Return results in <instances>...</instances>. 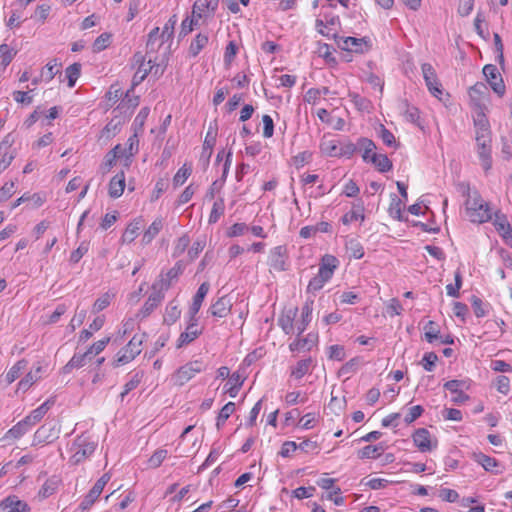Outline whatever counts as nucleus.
Listing matches in <instances>:
<instances>
[{
    "mask_svg": "<svg viewBox=\"0 0 512 512\" xmlns=\"http://www.w3.org/2000/svg\"><path fill=\"white\" fill-rule=\"evenodd\" d=\"M337 266L338 259L335 256L329 254L324 255L319 265L318 274L308 283L307 292L315 293L322 289L324 284L332 278Z\"/></svg>",
    "mask_w": 512,
    "mask_h": 512,
    "instance_id": "obj_1",
    "label": "nucleus"
},
{
    "mask_svg": "<svg viewBox=\"0 0 512 512\" xmlns=\"http://www.w3.org/2000/svg\"><path fill=\"white\" fill-rule=\"evenodd\" d=\"M96 447L97 443L89 435L77 436L71 445L70 462L74 465L82 463L94 453Z\"/></svg>",
    "mask_w": 512,
    "mask_h": 512,
    "instance_id": "obj_2",
    "label": "nucleus"
},
{
    "mask_svg": "<svg viewBox=\"0 0 512 512\" xmlns=\"http://www.w3.org/2000/svg\"><path fill=\"white\" fill-rule=\"evenodd\" d=\"M466 214L471 222L483 223L491 219L489 206L477 193L466 201Z\"/></svg>",
    "mask_w": 512,
    "mask_h": 512,
    "instance_id": "obj_3",
    "label": "nucleus"
},
{
    "mask_svg": "<svg viewBox=\"0 0 512 512\" xmlns=\"http://www.w3.org/2000/svg\"><path fill=\"white\" fill-rule=\"evenodd\" d=\"M144 337L145 334L141 336L134 335L128 344L117 353L113 366L118 367L127 364L138 356L141 353V345Z\"/></svg>",
    "mask_w": 512,
    "mask_h": 512,
    "instance_id": "obj_4",
    "label": "nucleus"
},
{
    "mask_svg": "<svg viewBox=\"0 0 512 512\" xmlns=\"http://www.w3.org/2000/svg\"><path fill=\"white\" fill-rule=\"evenodd\" d=\"M204 370V365L200 360H194L181 366L173 375L172 379L175 385L183 386L191 380L197 373Z\"/></svg>",
    "mask_w": 512,
    "mask_h": 512,
    "instance_id": "obj_5",
    "label": "nucleus"
},
{
    "mask_svg": "<svg viewBox=\"0 0 512 512\" xmlns=\"http://www.w3.org/2000/svg\"><path fill=\"white\" fill-rule=\"evenodd\" d=\"M184 266L178 261L165 275H160V279L152 284V289H157L164 293L172 285L173 281H177L178 277L183 273Z\"/></svg>",
    "mask_w": 512,
    "mask_h": 512,
    "instance_id": "obj_6",
    "label": "nucleus"
},
{
    "mask_svg": "<svg viewBox=\"0 0 512 512\" xmlns=\"http://www.w3.org/2000/svg\"><path fill=\"white\" fill-rule=\"evenodd\" d=\"M338 47L342 50L351 51L355 53H364L368 50V44L365 38L356 37H341L336 33L333 34Z\"/></svg>",
    "mask_w": 512,
    "mask_h": 512,
    "instance_id": "obj_7",
    "label": "nucleus"
},
{
    "mask_svg": "<svg viewBox=\"0 0 512 512\" xmlns=\"http://www.w3.org/2000/svg\"><path fill=\"white\" fill-rule=\"evenodd\" d=\"M470 387V381L468 380H449L444 384V388L450 391L454 396L451 401L454 404H462L469 400V396L463 392Z\"/></svg>",
    "mask_w": 512,
    "mask_h": 512,
    "instance_id": "obj_8",
    "label": "nucleus"
},
{
    "mask_svg": "<svg viewBox=\"0 0 512 512\" xmlns=\"http://www.w3.org/2000/svg\"><path fill=\"white\" fill-rule=\"evenodd\" d=\"M483 74L493 91L498 96H503L505 93V84L497 67L493 64H487L483 68Z\"/></svg>",
    "mask_w": 512,
    "mask_h": 512,
    "instance_id": "obj_9",
    "label": "nucleus"
},
{
    "mask_svg": "<svg viewBox=\"0 0 512 512\" xmlns=\"http://www.w3.org/2000/svg\"><path fill=\"white\" fill-rule=\"evenodd\" d=\"M414 445L422 453L430 452L437 447V440L432 441L431 434L426 428H418L412 434Z\"/></svg>",
    "mask_w": 512,
    "mask_h": 512,
    "instance_id": "obj_10",
    "label": "nucleus"
},
{
    "mask_svg": "<svg viewBox=\"0 0 512 512\" xmlns=\"http://www.w3.org/2000/svg\"><path fill=\"white\" fill-rule=\"evenodd\" d=\"M421 69L428 90L435 97H439L442 94V85L438 80L435 69L429 63H423Z\"/></svg>",
    "mask_w": 512,
    "mask_h": 512,
    "instance_id": "obj_11",
    "label": "nucleus"
},
{
    "mask_svg": "<svg viewBox=\"0 0 512 512\" xmlns=\"http://www.w3.org/2000/svg\"><path fill=\"white\" fill-rule=\"evenodd\" d=\"M197 317L192 318L190 317L189 323L185 329L184 332H182L177 340L176 347L181 348L183 346H186L190 343H192L195 339H197L202 333L203 328H199L197 324Z\"/></svg>",
    "mask_w": 512,
    "mask_h": 512,
    "instance_id": "obj_12",
    "label": "nucleus"
},
{
    "mask_svg": "<svg viewBox=\"0 0 512 512\" xmlns=\"http://www.w3.org/2000/svg\"><path fill=\"white\" fill-rule=\"evenodd\" d=\"M471 104L481 109L489 96L488 86L484 82H477L468 90Z\"/></svg>",
    "mask_w": 512,
    "mask_h": 512,
    "instance_id": "obj_13",
    "label": "nucleus"
},
{
    "mask_svg": "<svg viewBox=\"0 0 512 512\" xmlns=\"http://www.w3.org/2000/svg\"><path fill=\"white\" fill-rule=\"evenodd\" d=\"M288 259L287 248L283 245L274 247L270 251L269 266L271 269L282 272L287 270L286 261Z\"/></svg>",
    "mask_w": 512,
    "mask_h": 512,
    "instance_id": "obj_14",
    "label": "nucleus"
},
{
    "mask_svg": "<svg viewBox=\"0 0 512 512\" xmlns=\"http://www.w3.org/2000/svg\"><path fill=\"white\" fill-rule=\"evenodd\" d=\"M59 429L55 424L46 423L39 427L34 434V443H51L58 438Z\"/></svg>",
    "mask_w": 512,
    "mask_h": 512,
    "instance_id": "obj_15",
    "label": "nucleus"
},
{
    "mask_svg": "<svg viewBox=\"0 0 512 512\" xmlns=\"http://www.w3.org/2000/svg\"><path fill=\"white\" fill-rule=\"evenodd\" d=\"M163 299L164 293H161V291L157 289H152V293L145 301L144 305L140 309L137 316H140L141 318L148 317L158 307V305L163 301Z\"/></svg>",
    "mask_w": 512,
    "mask_h": 512,
    "instance_id": "obj_16",
    "label": "nucleus"
},
{
    "mask_svg": "<svg viewBox=\"0 0 512 512\" xmlns=\"http://www.w3.org/2000/svg\"><path fill=\"white\" fill-rule=\"evenodd\" d=\"M0 508L6 512H30L29 505L16 495H9L0 502Z\"/></svg>",
    "mask_w": 512,
    "mask_h": 512,
    "instance_id": "obj_17",
    "label": "nucleus"
},
{
    "mask_svg": "<svg viewBox=\"0 0 512 512\" xmlns=\"http://www.w3.org/2000/svg\"><path fill=\"white\" fill-rule=\"evenodd\" d=\"M231 309V300L227 296H222L211 305L209 311L214 317L224 318L230 314Z\"/></svg>",
    "mask_w": 512,
    "mask_h": 512,
    "instance_id": "obj_18",
    "label": "nucleus"
},
{
    "mask_svg": "<svg viewBox=\"0 0 512 512\" xmlns=\"http://www.w3.org/2000/svg\"><path fill=\"white\" fill-rule=\"evenodd\" d=\"M298 313V308H290L284 310L278 319V325L282 328L285 334H291L294 331V320Z\"/></svg>",
    "mask_w": 512,
    "mask_h": 512,
    "instance_id": "obj_19",
    "label": "nucleus"
},
{
    "mask_svg": "<svg viewBox=\"0 0 512 512\" xmlns=\"http://www.w3.org/2000/svg\"><path fill=\"white\" fill-rule=\"evenodd\" d=\"M478 147V156L481 160V165L485 172H488L492 167L491 157V140L489 141H476Z\"/></svg>",
    "mask_w": 512,
    "mask_h": 512,
    "instance_id": "obj_20",
    "label": "nucleus"
},
{
    "mask_svg": "<svg viewBox=\"0 0 512 512\" xmlns=\"http://www.w3.org/2000/svg\"><path fill=\"white\" fill-rule=\"evenodd\" d=\"M476 127V141H489L491 140V131L487 118L483 113L478 115L474 121Z\"/></svg>",
    "mask_w": 512,
    "mask_h": 512,
    "instance_id": "obj_21",
    "label": "nucleus"
},
{
    "mask_svg": "<svg viewBox=\"0 0 512 512\" xmlns=\"http://www.w3.org/2000/svg\"><path fill=\"white\" fill-rule=\"evenodd\" d=\"M125 120L122 116H114L101 130L100 138H104L105 140H110L115 135H117Z\"/></svg>",
    "mask_w": 512,
    "mask_h": 512,
    "instance_id": "obj_22",
    "label": "nucleus"
},
{
    "mask_svg": "<svg viewBox=\"0 0 512 512\" xmlns=\"http://www.w3.org/2000/svg\"><path fill=\"white\" fill-rule=\"evenodd\" d=\"M219 5V0H196L193 4V17L201 19L206 10L214 13Z\"/></svg>",
    "mask_w": 512,
    "mask_h": 512,
    "instance_id": "obj_23",
    "label": "nucleus"
},
{
    "mask_svg": "<svg viewBox=\"0 0 512 512\" xmlns=\"http://www.w3.org/2000/svg\"><path fill=\"white\" fill-rule=\"evenodd\" d=\"M216 137L217 129L210 126L206 133L201 153V158L205 159L207 164L209 163V160L212 156L213 147L216 143Z\"/></svg>",
    "mask_w": 512,
    "mask_h": 512,
    "instance_id": "obj_24",
    "label": "nucleus"
},
{
    "mask_svg": "<svg viewBox=\"0 0 512 512\" xmlns=\"http://www.w3.org/2000/svg\"><path fill=\"white\" fill-rule=\"evenodd\" d=\"M209 287L210 285L208 282H203L199 286L196 294L194 295L192 305L190 306L189 309V314L192 320L194 319V317H196L197 313L199 312L202 302L209 291Z\"/></svg>",
    "mask_w": 512,
    "mask_h": 512,
    "instance_id": "obj_25",
    "label": "nucleus"
},
{
    "mask_svg": "<svg viewBox=\"0 0 512 512\" xmlns=\"http://www.w3.org/2000/svg\"><path fill=\"white\" fill-rule=\"evenodd\" d=\"M125 188V175L124 172L117 173L109 183V196L118 198L123 194Z\"/></svg>",
    "mask_w": 512,
    "mask_h": 512,
    "instance_id": "obj_26",
    "label": "nucleus"
},
{
    "mask_svg": "<svg viewBox=\"0 0 512 512\" xmlns=\"http://www.w3.org/2000/svg\"><path fill=\"white\" fill-rule=\"evenodd\" d=\"M92 359V355L87 350L83 354H74L68 363L63 367L64 373H70L73 369L83 367L87 361Z\"/></svg>",
    "mask_w": 512,
    "mask_h": 512,
    "instance_id": "obj_27",
    "label": "nucleus"
},
{
    "mask_svg": "<svg viewBox=\"0 0 512 512\" xmlns=\"http://www.w3.org/2000/svg\"><path fill=\"white\" fill-rule=\"evenodd\" d=\"M313 300L307 301L302 307L301 320L297 322L298 335H301L307 328L312 318Z\"/></svg>",
    "mask_w": 512,
    "mask_h": 512,
    "instance_id": "obj_28",
    "label": "nucleus"
},
{
    "mask_svg": "<svg viewBox=\"0 0 512 512\" xmlns=\"http://www.w3.org/2000/svg\"><path fill=\"white\" fill-rule=\"evenodd\" d=\"M244 380L240 376L239 373L234 372L225 385V393H227L230 397L235 398L243 384Z\"/></svg>",
    "mask_w": 512,
    "mask_h": 512,
    "instance_id": "obj_29",
    "label": "nucleus"
},
{
    "mask_svg": "<svg viewBox=\"0 0 512 512\" xmlns=\"http://www.w3.org/2000/svg\"><path fill=\"white\" fill-rule=\"evenodd\" d=\"M59 484L60 479L56 476H52L51 478L47 479L38 492L39 498L46 499L54 494Z\"/></svg>",
    "mask_w": 512,
    "mask_h": 512,
    "instance_id": "obj_30",
    "label": "nucleus"
},
{
    "mask_svg": "<svg viewBox=\"0 0 512 512\" xmlns=\"http://www.w3.org/2000/svg\"><path fill=\"white\" fill-rule=\"evenodd\" d=\"M209 38L208 35L203 33H198L194 40L191 42L189 46L188 53L191 57L195 58L199 55L201 50L208 44Z\"/></svg>",
    "mask_w": 512,
    "mask_h": 512,
    "instance_id": "obj_31",
    "label": "nucleus"
},
{
    "mask_svg": "<svg viewBox=\"0 0 512 512\" xmlns=\"http://www.w3.org/2000/svg\"><path fill=\"white\" fill-rule=\"evenodd\" d=\"M102 491L103 488L95 483L80 503L79 508L83 511L88 510L101 495Z\"/></svg>",
    "mask_w": 512,
    "mask_h": 512,
    "instance_id": "obj_32",
    "label": "nucleus"
},
{
    "mask_svg": "<svg viewBox=\"0 0 512 512\" xmlns=\"http://www.w3.org/2000/svg\"><path fill=\"white\" fill-rule=\"evenodd\" d=\"M363 211H364L363 202L359 201V203L353 205V209L351 211H349L342 217V223L344 225H348L351 222L357 221L359 219L364 220L365 216H364Z\"/></svg>",
    "mask_w": 512,
    "mask_h": 512,
    "instance_id": "obj_33",
    "label": "nucleus"
},
{
    "mask_svg": "<svg viewBox=\"0 0 512 512\" xmlns=\"http://www.w3.org/2000/svg\"><path fill=\"white\" fill-rule=\"evenodd\" d=\"M370 162L382 173L392 169V162L385 154L373 153Z\"/></svg>",
    "mask_w": 512,
    "mask_h": 512,
    "instance_id": "obj_34",
    "label": "nucleus"
},
{
    "mask_svg": "<svg viewBox=\"0 0 512 512\" xmlns=\"http://www.w3.org/2000/svg\"><path fill=\"white\" fill-rule=\"evenodd\" d=\"M162 228L163 220L161 218H156L144 232L142 243L145 245L149 244L158 235Z\"/></svg>",
    "mask_w": 512,
    "mask_h": 512,
    "instance_id": "obj_35",
    "label": "nucleus"
},
{
    "mask_svg": "<svg viewBox=\"0 0 512 512\" xmlns=\"http://www.w3.org/2000/svg\"><path fill=\"white\" fill-rule=\"evenodd\" d=\"M475 461L480 464L486 471L497 474L498 471H494V468L499 466L498 461L483 453L474 454Z\"/></svg>",
    "mask_w": 512,
    "mask_h": 512,
    "instance_id": "obj_36",
    "label": "nucleus"
},
{
    "mask_svg": "<svg viewBox=\"0 0 512 512\" xmlns=\"http://www.w3.org/2000/svg\"><path fill=\"white\" fill-rule=\"evenodd\" d=\"M400 109L403 111L404 117L407 121L419 125L418 121L420 118L419 109L415 106H411L406 100L400 104Z\"/></svg>",
    "mask_w": 512,
    "mask_h": 512,
    "instance_id": "obj_37",
    "label": "nucleus"
},
{
    "mask_svg": "<svg viewBox=\"0 0 512 512\" xmlns=\"http://www.w3.org/2000/svg\"><path fill=\"white\" fill-rule=\"evenodd\" d=\"M180 315L181 310L179 306L174 301H171L166 307L163 322L167 325H172L180 318Z\"/></svg>",
    "mask_w": 512,
    "mask_h": 512,
    "instance_id": "obj_38",
    "label": "nucleus"
},
{
    "mask_svg": "<svg viewBox=\"0 0 512 512\" xmlns=\"http://www.w3.org/2000/svg\"><path fill=\"white\" fill-rule=\"evenodd\" d=\"M384 450H385V447L382 443L377 444V445H367L359 451L358 456L361 459H364V458L374 459V458L379 457L384 452Z\"/></svg>",
    "mask_w": 512,
    "mask_h": 512,
    "instance_id": "obj_39",
    "label": "nucleus"
},
{
    "mask_svg": "<svg viewBox=\"0 0 512 512\" xmlns=\"http://www.w3.org/2000/svg\"><path fill=\"white\" fill-rule=\"evenodd\" d=\"M27 360L21 359L17 361L6 373L5 379L8 384L13 383L17 378H19L22 371L27 367Z\"/></svg>",
    "mask_w": 512,
    "mask_h": 512,
    "instance_id": "obj_40",
    "label": "nucleus"
},
{
    "mask_svg": "<svg viewBox=\"0 0 512 512\" xmlns=\"http://www.w3.org/2000/svg\"><path fill=\"white\" fill-rule=\"evenodd\" d=\"M423 329L427 342L433 343L435 340L440 338V328L436 322L432 320L428 321Z\"/></svg>",
    "mask_w": 512,
    "mask_h": 512,
    "instance_id": "obj_41",
    "label": "nucleus"
},
{
    "mask_svg": "<svg viewBox=\"0 0 512 512\" xmlns=\"http://www.w3.org/2000/svg\"><path fill=\"white\" fill-rule=\"evenodd\" d=\"M141 228V221L137 220L134 222H131L125 232L122 235V242L131 243L133 242L136 237L138 236L139 230Z\"/></svg>",
    "mask_w": 512,
    "mask_h": 512,
    "instance_id": "obj_42",
    "label": "nucleus"
},
{
    "mask_svg": "<svg viewBox=\"0 0 512 512\" xmlns=\"http://www.w3.org/2000/svg\"><path fill=\"white\" fill-rule=\"evenodd\" d=\"M17 51L10 48L7 44L0 45V65L5 69L16 56Z\"/></svg>",
    "mask_w": 512,
    "mask_h": 512,
    "instance_id": "obj_43",
    "label": "nucleus"
},
{
    "mask_svg": "<svg viewBox=\"0 0 512 512\" xmlns=\"http://www.w3.org/2000/svg\"><path fill=\"white\" fill-rule=\"evenodd\" d=\"M144 377V372L142 370L136 371L131 379L124 385V390L120 394L121 400L133 389H135L142 381Z\"/></svg>",
    "mask_w": 512,
    "mask_h": 512,
    "instance_id": "obj_44",
    "label": "nucleus"
},
{
    "mask_svg": "<svg viewBox=\"0 0 512 512\" xmlns=\"http://www.w3.org/2000/svg\"><path fill=\"white\" fill-rule=\"evenodd\" d=\"M80 74H81V64L80 63H73L66 68L65 75L68 80L69 88H72L75 86V83L78 80Z\"/></svg>",
    "mask_w": 512,
    "mask_h": 512,
    "instance_id": "obj_45",
    "label": "nucleus"
},
{
    "mask_svg": "<svg viewBox=\"0 0 512 512\" xmlns=\"http://www.w3.org/2000/svg\"><path fill=\"white\" fill-rule=\"evenodd\" d=\"M311 363V358L298 361L296 366L291 370V376L295 377L296 379H301L309 371Z\"/></svg>",
    "mask_w": 512,
    "mask_h": 512,
    "instance_id": "obj_46",
    "label": "nucleus"
},
{
    "mask_svg": "<svg viewBox=\"0 0 512 512\" xmlns=\"http://www.w3.org/2000/svg\"><path fill=\"white\" fill-rule=\"evenodd\" d=\"M402 201L398 198L396 194L391 195V201L388 208L389 215L394 219L401 220L402 219Z\"/></svg>",
    "mask_w": 512,
    "mask_h": 512,
    "instance_id": "obj_47",
    "label": "nucleus"
},
{
    "mask_svg": "<svg viewBox=\"0 0 512 512\" xmlns=\"http://www.w3.org/2000/svg\"><path fill=\"white\" fill-rule=\"evenodd\" d=\"M321 152L330 157H339L340 146L335 140H324L320 144Z\"/></svg>",
    "mask_w": 512,
    "mask_h": 512,
    "instance_id": "obj_48",
    "label": "nucleus"
},
{
    "mask_svg": "<svg viewBox=\"0 0 512 512\" xmlns=\"http://www.w3.org/2000/svg\"><path fill=\"white\" fill-rule=\"evenodd\" d=\"M235 411V403L228 402L220 410L217 416L216 426L219 429Z\"/></svg>",
    "mask_w": 512,
    "mask_h": 512,
    "instance_id": "obj_49",
    "label": "nucleus"
},
{
    "mask_svg": "<svg viewBox=\"0 0 512 512\" xmlns=\"http://www.w3.org/2000/svg\"><path fill=\"white\" fill-rule=\"evenodd\" d=\"M149 112H150V110L148 107H143L140 109L139 113L135 117L134 122H133V129H134V132H136V134L143 132L144 124L147 120Z\"/></svg>",
    "mask_w": 512,
    "mask_h": 512,
    "instance_id": "obj_50",
    "label": "nucleus"
},
{
    "mask_svg": "<svg viewBox=\"0 0 512 512\" xmlns=\"http://www.w3.org/2000/svg\"><path fill=\"white\" fill-rule=\"evenodd\" d=\"M361 364V359L359 357H354L346 362L338 371V376H348L357 371L359 365Z\"/></svg>",
    "mask_w": 512,
    "mask_h": 512,
    "instance_id": "obj_51",
    "label": "nucleus"
},
{
    "mask_svg": "<svg viewBox=\"0 0 512 512\" xmlns=\"http://www.w3.org/2000/svg\"><path fill=\"white\" fill-rule=\"evenodd\" d=\"M224 209H225L224 199L219 198L213 204L212 210L209 215V220H208L209 223L210 224L216 223L219 220L220 216L224 214Z\"/></svg>",
    "mask_w": 512,
    "mask_h": 512,
    "instance_id": "obj_52",
    "label": "nucleus"
},
{
    "mask_svg": "<svg viewBox=\"0 0 512 512\" xmlns=\"http://www.w3.org/2000/svg\"><path fill=\"white\" fill-rule=\"evenodd\" d=\"M58 66L59 64L57 63L56 59L47 63L41 72V78L44 79L46 82H50L54 78V76L59 72V70L57 69Z\"/></svg>",
    "mask_w": 512,
    "mask_h": 512,
    "instance_id": "obj_53",
    "label": "nucleus"
},
{
    "mask_svg": "<svg viewBox=\"0 0 512 512\" xmlns=\"http://www.w3.org/2000/svg\"><path fill=\"white\" fill-rule=\"evenodd\" d=\"M31 426L25 421V419L19 421L16 425H14L11 429L8 431V436L18 439L21 436H23L30 428Z\"/></svg>",
    "mask_w": 512,
    "mask_h": 512,
    "instance_id": "obj_54",
    "label": "nucleus"
},
{
    "mask_svg": "<svg viewBox=\"0 0 512 512\" xmlns=\"http://www.w3.org/2000/svg\"><path fill=\"white\" fill-rule=\"evenodd\" d=\"M167 455L168 451L166 449H157L148 459V466L150 468H158L167 457Z\"/></svg>",
    "mask_w": 512,
    "mask_h": 512,
    "instance_id": "obj_55",
    "label": "nucleus"
},
{
    "mask_svg": "<svg viewBox=\"0 0 512 512\" xmlns=\"http://www.w3.org/2000/svg\"><path fill=\"white\" fill-rule=\"evenodd\" d=\"M111 42V34L110 33H102L100 36H98L93 45V51L98 53L106 49Z\"/></svg>",
    "mask_w": 512,
    "mask_h": 512,
    "instance_id": "obj_56",
    "label": "nucleus"
},
{
    "mask_svg": "<svg viewBox=\"0 0 512 512\" xmlns=\"http://www.w3.org/2000/svg\"><path fill=\"white\" fill-rule=\"evenodd\" d=\"M192 170L190 167H186V165H183L177 173L173 177V184L175 187H178L188 179V177L191 175Z\"/></svg>",
    "mask_w": 512,
    "mask_h": 512,
    "instance_id": "obj_57",
    "label": "nucleus"
},
{
    "mask_svg": "<svg viewBox=\"0 0 512 512\" xmlns=\"http://www.w3.org/2000/svg\"><path fill=\"white\" fill-rule=\"evenodd\" d=\"M438 361V356L434 352H427L424 354L422 358V366L426 371H433L436 362Z\"/></svg>",
    "mask_w": 512,
    "mask_h": 512,
    "instance_id": "obj_58",
    "label": "nucleus"
},
{
    "mask_svg": "<svg viewBox=\"0 0 512 512\" xmlns=\"http://www.w3.org/2000/svg\"><path fill=\"white\" fill-rule=\"evenodd\" d=\"M238 52V46L234 41H230L224 52V63L230 65Z\"/></svg>",
    "mask_w": 512,
    "mask_h": 512,
    "instance_id": "obj_59",
    "label": "nucleus"
},
{
    "mask_svg": "<svg viewBox=\"0 0 512 512\" xmlns=\"http://www.w3.org/2000/svg\"><path fill=\"white\" fill-rule=\"evenodd\" d=\"M39 378V376L29 372L22 380L19 381L18 390L26 392Z\"/></svg>",
    "mask_w": 512,
    "mask_h": 512,
    "instance_id": "obj_60",
    "label": "nucleus"
},
{
    "mask_svg": "<svg viewBox=\"0 0 512 512\" xmlns=\"http://www.w3.org/2000/svg\"><path fill=\"white\" fill-rule=\"evenodd\" d=\"M189 243H190V238L187 235H183L180 238H178V240L175 244V247H174L173 256L178 257L182 253H184V251L189 246Z\"/></svg>",
    "mask_w": 512,
    "mask_h": 512,
    "instance_id": "obj_61",
    "label": "nucleus"
},
{
    "mask_svg": "<svg viewBox=\"0 0 512 512\" xmlns=\"http://www.w3.org/2000/svg\"><path fill=\"white\" fill-rule=\"evenodd\" d=\"M380 137L383 143L387 146H394L396 148L399 145L396 143V139L393 133L389 131L384 125H381Z\"/></svg>",
    "mask_w": 512,
    "mask_h": 512,
    "instance_id": "obj_62",
    "label": "nucleus"
},
{
    "mask_svg": "<svg viewBox=\"0 0 512 512\" xmlns=\"http://www.w3.org/2000/svg\"><path fill=\"white\" fill-rule=\"evenodd\" d=\"M312 344H313L312 340H310L308 338H302V339H297V340L293 341L292 343H290L289 348L292 352L299 351L302 349L310 350L312 347Z\"/></svg>",
    "mask_w": 512,
    "mask_h": 512,
    "instance_id": "obj_63",
    "label": "nucleus"
},
{
    "mask_svg": "<svg viewBox=\"0 0 512 512\" xmlns=\"http://www.w3.org/2000/svg\"><path fill=\"white\" fill-rule=\"evenodd\" d=\"M86 318V310L82 309V310H76V313L75 315L72 317L70 323H69V328L71 331H75V329L79 326H81L84 322Z\"/></svg>",
    "mask_w": 512,
    "mask_h": 512,
    "instance_id": "obj_64",
    "label": "nucleus"
}]
</instances>
